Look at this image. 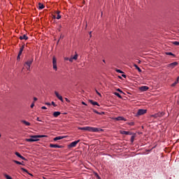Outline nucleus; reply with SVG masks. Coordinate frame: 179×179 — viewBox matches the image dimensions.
Returning <instances> with one entry per match:
<instances>
[{
  "label": "nucleus",
  "mask_w": 179,
  "mask_h": 179,
  "mask_svg": "<svg viewBox=\"0 0 179 179\" xmlns=\"http://www.w3.org/2000/svg\"><path fill=\"white\" fill-rule=\"evenodd\" d=\"M47 137H48V136H46V135L29 136V138H27V139H25V141L28 142V143L38 142V141H39L38 138H47Z\"/></svg>",
  "instance_id": "f257e3e1"
},
{
  "label": "nucleus",
  "mask_w": 179,
  "mask_h": 179,
  "mask_svg": "<svg viewBox=\"0 0 179 179\" xmlns=\"http://www.w3.org/2000/svg\"><path fill=\"white\" fill-rule=\"evenodd\" d=\"M78 129L80 131H88L89 132H99V131H103V129H100L96 127H78Z\"/></svg>",
  "instance_id": "f03ea898"
},
{
  "label": "nucleus",
  "mask_w": 179,
  "mask_h": 179,
  "mask_svg": "<svg viewBox=\"0 0 179 179\" xmlns=\"http://www.w3.org/2000/svg\"><path fill=\"white\" fill-rule=\"evenodd\" d=\"M34 62V59L31 58L27 60V62H25V64H24V66H25V68H27V70L29 71L30 70V67L31 64Z\"/></svg>",
  "instance_id": "7ed1b4c3"
},
{
  "label": "nucleus",
  "mask_w": 179,
  "mask_h": 179,
  "mask_svg": "<svg viewBox=\"0 0 179 179\" xmlns=\"http://www.w3.org/2000/svg\"><path fill=\"white\" fill-rule=\"evenodd\" d=\"M80 140H77L73 142H71L69 145L68 148H76V145L80 143Z\"/></svg>",
  "instance_id": "20e7f679"
},
{
  "label": "nucleus",
  "mask_w": 179,
  "mask_h": 179,
  "mask_svg": "<svg viewBox=\"0 0 179 179\" xmlns=\"http://www.w3.org/2000/svg\"><path fill=\"white\" fill-rule=\"evenodd\" d=\"M53 70L57 71V59L55 57H53Z\"/></svg>",
  "instance_id": "39448f33"
},
{
  "label": "nucleus",
  "mask_w": 179,
  "mask_h": 179,
  "mask_svg": "<svg viewBox=\"0 0 179 179\" xmlns=\"http://www.w3.org/2000/svg\"><path fill=\"white\" fill-rule=\"evenodd\" d=\"M49 147H50V148H59V149L63 148L62 145H57V144H52V143L49 145Z\"/></svg>",
  "instance_id": "423d86ee"
},
{
  "label": "nucleus",
  "mask_w": 179,
  "mask_h": 179,
  "mask_svg": "<svg viewBox=\"0 0 179 179\" xmlns=\"http://www.w3.org/2000/svg\"><path fill=\"white\" fill-rule=\"evenodd\" d=\"M149 90V87L148 86H141L139 87L140 92H147Z\"/></svg>",
  "instance_id": "0eeeda50"
},
{
  "label": "nucleus",
  "mask_w": 179,
  "mask_h": 179,
  "mask_svg": "<svg viewBox=\"0 0 179 179\" xmlns=\"http://www.w3.org/2000/svg\"><path fill=\"white\" fill-rule=\"evenodd\" d=\"M113 120H115V121H127V120L122 116H118L117 117H115L113 118Z\"/></svg>",
  "instance_id": "6e6552de"
},
{
  "label": "nucleus",
  "mask_w": 179,
  "mask_h": 179,
  "mask_svg": "<svg viewBox=\"0 0 179 179\" xmlns=\"http://www.w3.org/2000/svg\"><path fill=\"white\" fill-rule=\"evenodd\" d=\"M15 156H17L18 158H20L24 161H27V159L25 157H24L22 155H21L18 152H15Z\"/></svg>",
  "instance_id": "1a4fd4ad"
},
{
  "label": "nucleus",
  "mask_w": 179,
  "mask_h": 179,
  "mask_svg": "<svg viewBox=\"0 0 179 179\" xmlns=\"http://www.w3.org/2000/svg\"><path fill=\"white\" fill-rule=\"evenodd\" d=\"M164 115V113H155V115H151L150 117H153L154 118H158L159 117H162Z\"/></svg>",
  "instance_id": "9d476101"
},
{
  "label": "nucleus",
  "mask_w": 179,
  "mask_h": 179,
  "mask_svg": "<svg viewBox=\"0 0 179 179\" xmlns=\"http://www.w3.org/2000/svg\"><path fill=\"white\" fill-rule=\"evenodd\" d=\"M178 64V63L177 62H173V63H171V64H169L168 65V66H169V68L173 69V68L176 67Z\"/></svg>",
  "instance_id": "9b49d317"
},
{
  "label": "nucleus",
  "mask_w": 179,
  "mask_h": 179,
  "mask_svg": "<svg viewBox=\"0 0 179 179\" xmlns=\"http://www.w3.org/2000/svg\"><path fill=\"white\" fill-rule=\"evenodd\" d=\"M66 138V136H57L55 137V138H53V141L56 142L62 139H64Z\"/></svg>",
  "instance_id": "f8f14e48"
},
{
  "label": "nucleus",
  "mask_w": 179,
  "mask_h": 179,
  "mask_svg": "<svg viewBox=\"0 0 179 179\" xmlns=\"http://www.w3.org/2000/svg\"><path fill=\"white\" fill-rule=\"evenodd\" d=\"M120 134H121V135H131V133L129 131H126L123 130H120Z\"/></svg>",
  "instance_id": "ddd939ff"
},
{
  "label": "nucleus",
  "mask_w": 179,
  "mask_h": 179,
  "mask_svg": "<svg viewBox=\"0 0 179 179\" xmlns=\"http://www.w3.org/2000/svg\"><path fill=\"white\" fill-rule=\"evenodd\" d=\"M89 103H90V104H92V106H99L98 102L93 100H89Z\"/></svg>",
  "instance_id": "4468645a"
},
{
  "label": "nucleus",
  "mask_w": 179,
  "mask_h": 179,
  "mask_svg": "<svg viewBox=\"0 0 179 179\" xmlns=\"http://www.w3.org/2000/svg\"><path fill=\"white\" fill-rule=\"evenodd\" d=\"M21 122H22V124H24V125H25L27 127H30V125H31V123L26 120H21Z\"/></svg>",
  "instance_id": "2eb2a0df"
},
{
  "label": "nucleus",
  "mask_w": 179,
  "mask_h": 179,
  "mask_svg": "<svg viewBox=\"0 0 179 179\" xmlns=\"http://www.w3.org/2000/svg\"><path fill=\"white\" fill-rule=\"evenodd\" d=\"M28 36L26 34H24L21 36H20V40H28Z\"/></svg>",
  "instance_id": "dca6fc26"
},
{
  "label": "nucleus",
  "mask_w": 179,
  "mask_h": 179,
  "mask_svg": "<svg viewBox=\"0 0 179 179\" xmlns=\"http://www.w3.org/2000/svg\"><path fill=\"white\" fill-rule=\"evenodd\" d=\"M60 13H61V12H60L59 10H57V11L55 12V13L57 14V17H56V19H57V20L61 19L62 16L60 15Z\"/></svg>",
  "instance_id": "f3484780"
},
{
  "label": "nucleus",
  "mask_w": 179,
  "mask_h": 179,
  "mask_svg": "<svg viewBox=\"0 0 179 179\" xmlns=\"http://www.w3.org/2000/svg\"><path fill=\"white\" fill-rule=\"evenodd\" d=\"M148 110L147 109H138L136 113H147Z\"/></svg>",
  "instance_id": "a211bd4d"
},
{
  "label": "nucleus",
  "mask_w": 179,
  "mask_h": 179,
  "mask_svg": "<svg viewBox=\"0 0 179 179\" xmlns=\"http://www.w3.org/2000/svg\"><path fill=\"white\" fill-rule=\"evenodd\" d=\"M178 83H179V76L177 78V80L173 84H171V86L175 87Z\"/></svg>",
  "instance_id": "6ab92c4d"
},
{
  "label": "nucleus",
  "mask_w": 179,
  "mask_h": 179,
  "mask_svg": "<svg viewBox=\"0 0 179 179\" xmlns=\"http://www.w3.org/2000/svg\"><path fill=\"white\" fill-rule=\"evenodd\" d=\"M38 8H39V10H42L45 8L44 5L41 3H39V4H38Z\"/></svg>",
  "instance_id": "aec40b11"
},
{
  "label": "nucleus",
  "mask_w": 179,
  "mask_h": 179,
  "mask_svg": "<svg viewBox=\"0 0 179 179\" xmlns=\"http://www.w3.org/2000/svg\"><path fill=\"white\" fill-rule=\"evenodd\" d=\"M13 162L15 163L17 165H23V164L19 161L17 160H13Z\"/></svg>",
  "instance_id": "412c9836"
},
{
  "label": "nucleus",
  "mask_w": 179,
  "mask_h": 179,
  "mask_svg": "<svg viewBox=\"0 0 179 179\" xmlns=\"http://www.w3.org/2000/svg\"><path fill=\"white\" fill-rule=\"evenodd\" d=\"M21 171H24V172L28 173L29 176H32V174L29 173L28 172V171H27L26 169H24V168H21Z\"/></svg>",
  "instance_id": "4be33fe9"
},
{
  "label": "nucleus",
  "mask_w": 179,
  "mask_h": 179,
  "mask_svg": "<svg viewBox=\"0 0 179 179\" xmlns=\"http://www.w3.org/2000/svg\"><path fill=\"white\" fill-rule=\"evenodd\" d=\"M60 114L61 113H53V117H55V118H57V117H59Z\"/></svg>",
  "instance_id": "5701e85b"
},
{
  "label": "nucleus",
  "mask_w": 179,
  "mask_h": 179,
  "mask_svg": "<svg viewBox=\"0 0 179 179\" xmlns=\"http://www.w3.org/2000/svg\"><path fill=\"white\" fill-rule=\"evenodd\" d=\"M134 66L139 72H142L141 69L139 68L138 65L134 64Z\"/></svg>",
  "instance_id": "b1692460"
},
{
  "label": "nucleus",
  "mask_w": 179,
  "mask_h": 179,
  "mask_svg": "<svg viewBox=\"0 0 179 179\" xmlns=\"http://www.w3.org/2000/svg\"><path fill=\"white\" fill-rule=\"evenodd\" d=\"M113 94H115V96H117V97H119V99H122V96L119 93L114 92Z\"/></svg>",
  "instance_id": "393cba45"
},
{
  "label": "nucleus",
  "mask_w": 179,
  "mask_h": 179,
  "mask_svg": "<svg viewBox=\"0 0 179 179\" xmlns=\"http://www.w3.org/2000/svg\"><path fill=\"white\" fill-rule=\"evenodd\" d=\"M4 176L6 179H13V178L11 176H10L9 175L4 173Z\"/></svg>",
  "instance_id": "a878e982"
},
{
  "label": "nucleus",
  "mask_w": 179,
  "mask_h": 179,
  "mask_svg": "<svg viewBox=\"0 0 179 179\" xmlns=\"http://www.w3.org/2000/svg\"><path fill=\"white\" fill-rule=\"evenodd\" d=\"M143 114H145V113H137L136 117H140V115H143Z\"/></svg>",
  "instance_id": "bb28decb"
},
{
  "label": "nucleus",
  "mask_w": 179,
  "mask_h": 179,
  "mask_svg": "<svg viewBox=\"0 0 179 179\" xmlns=\"http://www.w3.org/2000/svg\"><path fill=\"white\" fill-rule=\"evenodd\" d=\"M55 96H56V97H57V99H58L59 97H60V96H61V95L59 94V93H58L57 91L55 92Z\"/></svg>",
  "instance_id": "cd10ccee"
},
{
  "label": "nucleus",
  "mask_w": 179,
  "mask_h": 179,
  "mask_svg": "<svg viewBox=\"0 0 179 179\" xmlns=\"http://www.w3.org/2000/svg\"><path fill=\"white\" fill-rule=\"evenodd\" d=\"M134 140H135V136H131V142L134 143Z\"/></svg>",
  "instance_id": "c85d7f7f"
},
{
  "label": "nucleus",
  "mask_w": 179,
  "mask_h": 179,
  "mask_svg": "<svg viewBox=\"0 0 179 179\" xmlns=\"http://www.w3.org/2000/svg\"><path fill=\"white\" fill-rule=\"evenodd\" d=\"M172 43L176 46L179 45V42H178V41H173V42H172Z\"/></svg>",
  "instance_id": "c756f323"
},
{
  "label": "nucleus",
  "mask_w": 179,
  "mask_h": 179,
  "mask_svg": "<svg viewBox=\"0 0 179 179\" xmlns=\"http://www.w3.org/2000/svg\"><path fill=\"white\" fill-rule=\"evenodd\" d=\"M78 54H76L72 58L74 59V60H76L78 59Z\"/></svg>",
  "instance_id": "7c9ffc66"
},
{
  "label": "nucleus",
  "mask_w": 179,
  "mask_h": 179,
  "mask_svg": "<svg viewBox=\"0 0 179 179\" xmlns=\"http://www.w3.org/2000/svg\"><path fill=\"white\" fill-rule=\"evenodd\" d=\"M166 55H172L173 57H175L176 55L174 54H173L172 52H166Z\"/></svg>",
  "instance_id": "2f4dec72"
},
{
  "label": "nucleus",
  "mask_w": 179,
  "mask_h": 179,
  "mask_svg": "<svg viewBox=\"0 0 179 179\" xmlns=\"http://www.w3.org/2000/svg\"><path fill=\"white\" fill-rule=\"evenodd\" d=\"M128 125H130L132 127L133 125H134V122H129Z\"/></svg>",
  "instance_id": "473e14b6"
},
{
  "label": "nucleus",
  "mask_w": 179,
  "mask_h": 179,
  "mask_svg": "<svg viewBox=\"0 0 179 179\" xmlns=\"http://www.w3.org/2000/svg\"><path fill=\"white\" fill-rule=\"evenodd\" d=\"M57 99H58V100L63 101V97L62 96H59V98H57Z\"/></svg>",
  "instance_id": "72a5a7b5"
},
{
  "label": "nucleus",
  "mask_w": 179,
  "mask_h": 179,
  "mask_svg": "<svg viewBox=\"0 0 179 179\" xmlns=\"http://www.w3.org/2000/svg\"><path fill=\"white\" fill-rule=\"evenodd\" d=\"M116 71H117V73H123V71H121V70H120V69H117Z\"/></svg>",
  "instance_id": "f704fd0d"
},
{
  "label": "nucleus",
  "mask_w": 179,
  "mask_h": 179,
  "mask_svg": "<svg viewBox=\"0 0 179 179\" xmlns=\"http://www.w3.org/2000/svg\"><path fill=\"white\" fill-rule=\"evenodd\" d=\"M24 45H22V46L21 47V48H20V50L23 51V50H24Z\"/></svg>",
  "instance_id": "c9c22d12"
},
{
  "label": "nucleus",
  "mask_w": 179,
  "mask_h": 179,
  "mask_svg": "<svg viewBox=\"0 0 179 179\" xmlns=\"http://www.w3.org/2000/svg\"><path fill=\"white\" fill-rule=\"evenodd\" d=\"M69 61L70 62H73V57H71L70 59L69 58Z\"/></svg>",
  "instance_id": "e433bc0d"
},
{
  "label": "nucleus",
  "mask_w": 179,
  "mask_h": 179,
  "mask_svg": "<svg viewBox=\"0 0 179 179\" xmlns=\"http://www.w3.org/2000/svg\"><path fill=\"white\" fill-rule=\"evenodd\" d=\"M52 106H53L54 107H56V103L54 101H52Z\"/></svg>",
  "instance_id": "4c0bfd02"
},
{
  "label": "nucleus",
  "mask_w": 179,
  "mask_h": 179,
  "mask_svg": "<svg viewBox=\"0 0 179 179\" xmlns=\"http://www.w3.org/2000/svg\"><path fill=\"white\" fill-rule=\"evenodd\" d=\"M23 50H20V52H18V55H22Z\"/></svg>",
  "instance_id": "58836bf2"
},
{
  "label": "nucleus",
  "mask_w": 179,
  "mask_h": 179,
  "mask_svg": "<svg viewBox=\"0 0 179 179\" xmlns=\"http://www.w3.org/2000/svg\"><path fill=\"white\" fill-rule=\"evenodd\" d=\"M117 92H120V93H123V92L120 89H117Z\"/></svg>",
  "instance_id": "ea45409f"
},
{
  "label": "nucleus",
  "mask_w": 179,
  "mask_h": 179,
  "mask_svg": "<svg viewBox=\"0 0 179 179\" xmlns=\"http://www.w3.org/2000/svg\"><path fill=\"white\" fill-rule=\"evenodd\" d=\"M96 93L98 94V96H101V94L97 90H96Z\"/></svg>",
  "instance_id": "a19ab883"
},
{
  "label": "nucleus",
  "mask_w": 179,
  "mask_h": 179,
  "mask_svg": "<svg viewBox=\"0 0 179 179\" xmlns=\"http://www.w3.org/2000/svg\"><path fill=\"white\" fill-rule=\"evenodd\" d=\"M82 104H83V106H88V104H87L85 102L83 101Z\"/></svg>",
  "instance_id": "79ce46f5"
},
{
  "label": "nucleus",
  "mask_w": 179,
  "mask_h": 179,
  "mask_svg": "<svg viewBox=\"0 0 179 179\" xmlns=\"http://www.w3.org/2000/svg\"><path fill=\"white\" fill-rule=\"evenodd\" d=\"M20 56H21V55L18 54V56L17 57V59H20Z\"/></svg>",
  "instance_id": "37998d69"
},
{
  "label": "nucleus",
  "mask_w": 179,
  "mask_h": 179,
  "mask_svg": "<svg viewBox=\"0 0 179 179\" xmlns=\"http://www.w3.org/2000/svg\"><path fill=\"white\" fill-rule=\"evenodd\" d=\"M34 107V103L31 104V108H33Z\"/></svg>",
  "instance_id": "c03bdc74"
},
{
  "label": "nucleus",
  "mask_w": 179,
  "mask_h": 179,
  "mask_svg": "<svg viewBox=\"0 0 179 179\" xmlns=\"http://www.w3.org/2000/svg\"><path fill=\"white\" fill-rule=\"evenodd\" d=\"M37 100H38V99H37L36 97H34V101H37Z\"/></svg>",
  "instance_id": "a18cd8bd"
},
{
  "label": "nucleus",
  "mask_w": 179,
  "mask_h": 179,
  "mask_svg": "<svg viewBox=\"0 0 179 179\" xmlns=\"http://www.w3.org/2000/svg\"><path fill=\"white\" fill-rule=\"evenodd\" d=\"M46 108H46L45 106H43V107H42V110H46Z\"/></svg>",
  "instance_id": "49530a36"
},
{
  "label": "nucleus",
  "mask_w": 179,
  "mask_h": 179,
  "mask_svg": "<svg viewBox=\"0 0 179 179\" xmlns=\"http://www.w3.org/2000/svg\"><path fill=\"white\" fill-rule=\"evenodd\" d=\"M45 104H46V106H51L50 103H46Z\"/></svg>",
  "instance_id": "de8ad7c7"
},
{
  "label": "nucleus",
  "mask_w": 179,
  "mask_h": 179,
  "mask_svg": "<svg viewBox=\"0 0 179 179\" xmlns=\"http://www.w3.org/2000/svg\"><path fill=\"white\" fill-rule=\"evenodd\" d=\"M90 37H92V31L89 33Z\"/></svg>",
  "instance_id": "09e8293b"
},
{
  "label": "nucleus",
  "mask_w": 179,
  "mask_h": 179,
  "mask_svg": "<svg viewBox=\"0 0 179 179\" xmlns=\"http://www.w3.org/2000/svg\"><path fill=\"white\" fill-rule=\"evenodd\" d=\"M64 60H69V57H65Z\"/></svg>",
  "instance_id": "8fccbe9b"
},
{
  "label": "nucleus",
  "mask_w": 179,
  "mask_h": 179,
  "mask_svg": "<svg viewBox=\"0 0 179 179\" xmlns=\"http://www.w3.org/2000/svg\"><path fill=\"white\" fill-rule=\"evenodd\" d=\"M59 38H64V36L61 35Z\"/></svg>",
  "instance_id": "3c124183"
},
{
  "label": "nucleus",
  "mask_w": 179,
  "mask_h": 179,
  "mask_svg": "<svg viewBox=\"0 0 179 179\" xmlns=\"http://www.w3.org/2000/svg\"><path fill=\"white\" fill-rule=\"evenodd\" d=\"M122 76L124 78H126V75H124V74H122Z\"/></svg>",
  "instance_id": "603ef678"
},
{
  "label": "nucleus",
  "mask_w": 179,
  "mask_h": 179,
  "mask_svg": "<svg viewBox=\"0 0 179 179\" xmlns=\"http://www.w3.org/2000/svg\"><path fill=\"white\" fill-rule=\"evenodd\" d=\"M98 114L101 115L102 113H98ZM103 114H104V113H103Z\"/></svg>",
  "instance_id": "864d4df0"
},
{
  "label": "nucleus",
  "mask_w": 179,
  "mask_h": 179,
  "mask_svg": "<svg viewBox=\"0 0 179 179\" xmlns=\"http://www.w3.org/2000/svg\"><path fill=\"white\" fill-rule=\"evenodd\" d=\"M36 120H37V121H41L40 120H39V118L38 117V118H36Z\"/></svg>",
  "instance_id": "5fc2aeb1"
},
{
  "label": "nucleus",
  "mask_w": 179,
  "mask_h": 179,
  "mask_svg": "<svg viewBox=\"0 0 179 179\" xmlns=\"http://www.w3.org/2000/svg\"><path fill=\"white\" fill-rule=\"evenodd\" d=\"M53 18H55H55H56V16H55V15H53Z\"/></svg>",
  "instance_id": "6e6d98bb"
},
{
  "label": "nucleus",
  "mask_w": 179,
  "mask_h": 179,
  "mask_svg": "<svg viewBox=\"0 0 179 179\" xmlns=\"http://www.w3.org/2000/svg\"><path fill=\"white\" fill-rule=\"evenodd\" d=\"M55 113H59V111H55Z\"/></svg>",
  "instance_id": "4d7b16f0"
},
{
  "label": "nucleus",
  "mask_w": 179,
  "mask_h": 179,
  "mask_svg": "<svg viewBox=\"0 0 179 179\" xmlns=\"http://www.w3.org/2000/svg\"><path fill=\"white\" fill-rule=\"evenodd\" d=\"M178 33L179 34V29L178 30Z\"/></svg>",
  "instance_id": "13d9d810"
},
{
  "label": "nucleus",
  "mask_w": 179,
  "mask_h": 179,
  "mask_svg": "<svg viewBox=\"0 0 179 179\" xmlns=\"http://www.w3.org/2000/svg\"><path fill=\"white\" fill-rule=\"evenodd\" d=\"M103 62H106V61H105V60H103Z\"/></svg>",
  "instance_id": "bf43d9fd"
},
{
  "label": "nucleus",
  "mask_w": 179,
  "mask_h": 179,
  "mask_svg": "<svg viewBox=\"0 0 179 179\" xmlns=\"http://www.w3.org/2000/svg\"><path fill=\"white\" fill-rule=\"evenodd\" d=\"M138 63H141V61H138Z\"/></svg>",
  "instance_id": "052dcab7"
},
{
  "label": "nucleus",
  "mask_w": 179,
  "mask_h": 179,
  "mask_svg": "<svg viewBox=\"0 0 179 179\" xmlns=\"http://www.w3.org/2000/svg\"><path fill=\"white\" fill-rule=\"evenodd\" d=\"M94 113H98L97 111H94Z\"/></svg>",
  "instance_id": "680f3d73"
},
{
  "label": "nucleus",
  "mask_w": 179,
  "mask_h": 179,
  "mask_svg": "<svg viewBox=\"0 0 179 179\" xmlns=\"http://www.w3.org/2000/svg\"><path fill=\"white\" fill-rule=\"evenodd\" d=\"M64 114H67L66 113H64Z\"/></svg>",
  "instance_id": "e2e57ef3"
},
{
  "label": "nucleus",
  "mask_w": 179,
  "mask_h": 179,
  "mask_svg": "<svg viewBox=\"0 0 179 179\" xmlns=\"http://www.w3.org/2000/svg\"><path fill=\"white\" fill-rule=\"evenodd\" d=\"M1 137V135L0 134V138Z\"/></svg>",
  "instance_id": "0e129e2a"
}]
</instances>
